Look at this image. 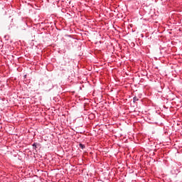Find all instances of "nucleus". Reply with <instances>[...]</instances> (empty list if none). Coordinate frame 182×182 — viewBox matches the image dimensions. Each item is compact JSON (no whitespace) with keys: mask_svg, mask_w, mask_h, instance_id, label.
<instances>
[{"mask_svg":"<svg viewBox=\"0 0 182 182\" xmlns=\"http://www.w3.org/2000/svg\"><path fill=\"white\" fill-rule=\"evenodd\" d=\"M139 98H137V97H133V103H136V102H138Z\"/></svg>","mask_w":182,"mask_h":182,"instance_id":"obj_3","label":"nucleus"},{"mask_svg":"<svg viewBox=\"0 0 182 182\" xmlns=\"http://www.w3.org/2000/svg\"><path fill=\"white\" fill-rule=\"evenodd\" d=\"M39 145V144L38 143H33V149H34V150H36V149H38V147L36 146Z\"/></svg>","mask_w":182,"mask_h":182,"instance_id":"obj_2","label":"nucleus"},{"mask_svg":"<svg viewBox=\"0 0 182 182\" xmlns=\"http://www.w3.org/2000/svg\"><path fill=\"white\" fill-rule=\"evenodd\" d=\"M79 147L80 149H82V150L86 149V146H85V144H79Z\"/></svg>","mask_w":182,"mask_h":182,"instance_id":"obj_1","label":"nucleus"}]
</instances>
